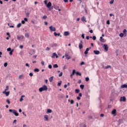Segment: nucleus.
Here are the masks:
<instances>
[{"label": "nucleus", "instance_id": "obj_28", "mask_svg": "<svg viewBox=\"0 0 127 127\" xmlns=\"http://www.w3.org/2000/svg\"><path fill=\"white\" fill-rule=\"evenodd\" d=\"M124 33H121L120 34V35H119V36H120V37H124Z\"/></svg>", "mask_w": 127, "mask_h": 127}, {"label": "nucleus", "instance_id": "obj_27", "mask_svg": "<svg viewBox=\"0 0 127 127\" xmlns=\"http://www.w3.org/2000/svg\"><path fill=\"white\" fill-rule=\"evenodd\" d=\"M84 87H85V85H80V88H81V90H83V89H84Z\"/></svg>", "mask_w": 127, "mask_h": 127}, {"label": "nucleus", "instance_id": "obj_8", "mask_svg": "<svg viewBox=\"0 0 127 127\" xmlns=\"http://www.w3.org/2000/svg\"><path fill=\"white\" fill-rule=\"evenodd\" d=\"M104 50H105V51H108V50H109V47H108V45L107 44H104Z\"/></svg>", "mask_w": 127, "mask_h": 127}, {"label": "nucleus", "instance_id": "obj_3", "mask_svg": "<svg viewBox=\"0 0 127 127\" xmlns=\"http://www.w3.org/2000/svg\"><path fill=\"white\" fill-rule=\"evenodd\" d=\"M49 29L51 31H56V28L53 27V26H50Z\"/></svg>", "mask_w": 127, "mask_h": 127}, {"label": "nucleus", "instance_id": "obj_46", "mask_svg": "<svg viewBox=\"0 0 127 127\" xmlns=\"http://www.w3.org/2000/svg\"><path fill=\"white\" fill-rule=\"evenodd\" d=\"M12 52H13V50H12V51H11L9 52V55H12Z\"/></svg>", "mask_w": 127, "mask_h": 127}, {"label": "nucleus", "instance_id": "obj_18", "mask_svg": "<svg viewBox=\"0 0 127 127\" xmlns=\"http://www.w3.org/2000/svg\"><path fill=\"white\" fill-rule=\"evenodd\" d=\"M81 20L82 21H85V22H87V20H86V17H85V16H83L81 18Z\"/></svg>", "mask_w": 127, "mask_h": 127}, {"label": "nucleus", "instance_id": "obj_16", "mask_svg": "<svg viewBox=\"0 0 127 127\" xmlns=\"http://www.w3.org/2000/svg\"><path fill=\"white\" fill-rule=\"evenodd\" d=\"M65 57L66 58V59H67L68 60H69V59H71V57L68 55V54H65Z\"/></svg>", "mask_w": 127, "mask_h": 127}, {"label": "nucleus", "instance_id": "obj_56", "mask_svg": "<svg viewBox=\"0 0 127 127\" xmlns=\"http://www.w3.org/2000/svg\"><path fill=\"white\" fill-rule=\"evenodd\" d=\"M44 23L45 25H47L48 24V22H47V21H45Z\"/></svg>", "mask_w": 127, "mask_h": 127}, {"label": "nucleus", "instance_id": "obj_47", "mask_svg": "<svg viewBox=\"0 0 127 127\" xmlns=\"http://www.w3.org/2000/svg\"><path fill=\"white\" fill-rule=\"evenodd\" d=\"M81 37H82L83 39H85V36L84 35V34H82L81 35Z\"/></svg>", "mask_w": 127, "mask_h": 127}, {"label": "nucleus", "instance_id": "obj_25", "mask_svg": "<svg viewBox=\"0 0 127 127\" xmlns=\"http://www.w3.org/2000/svg\"><path fill=\"white\" fill-rule=\"evenodd\" d=\"M79 92H80V89H75V93H76V94H78Z\"/></svg>", "mask_w": 127, "mask_h": 127}, {"label": "nucleus", "instance_id": "obj_19", "mask_svg": "<svg viewBox=\"0 0 127 127\" xmlns=\"http://www.w3.org/2000/svg\"><path fill=\"white\" fill-rule=\"evenodd\" d=\"M94 53H95L96 54V55H99V54H100V51H94Z\"/></svg>", "mask_w": 127, "mask_h": 127}, {"label": "nucleus", "instance_id": "obj_29", "mask_svg": "<svg viewBox=\"0 0 127 127\" xmlns=\"http://www.w3.org/2000/svg\"><path fill=\"white\" fill-rule=\"evenodd\" d=\"M47 113H52V110H51V109H48L47 110Z\"/></svg>", "mask_w": 127, "mask_h": 127}, {"label": "nucleus", "instance_id": "obj_50", "mask_svg": "<svg viewBox=\"0 0 127 127\" xmlns=\"http://www.w3.org/2000/svg\"><path fill=\"white\" fill-rule=\"evenodd\" d=\"M54 8H55V9L57 10V9H58L59 8V6H56V7H54Z\"/></svg>", "mask_w": 127, "mask_h": 127}, {"label": "nucleus", "instance_id": "obj_64", "mask_svg": "<svg viewBox=\"0 0 127 127\" xmlns=\"http://www.w3.org/2000/svg\"><path fill=\"white\" fill-rule=\"evenodd\" d=\"M64 88H65V89H66V88H67V85L66 84H65L64 85Z\"/></svg>", "mask_w": 127, "mask_h": 127}, {"label": "nucleus", "instance_id": "obj_30", "mask_svg": "<svg viewBox=\"0 0 127 127\" xmlns=\"http://www.w3.org/2000/svg\"><path fill=\"white\" fill-rule=\"evenodd\" d=\"M56 46H57V44H53L52 45V47H56Z\"/></svg>", "mask_w": 127, "mask_h": 127}, {"label": "nucleus", "instance_id": "obj_1", "mask_svg": "<svg viewBox=\"0 0 127 127\" xmlns=\"http://www.w3.org/2000/svg\"><path fill=\"white\" fill-rule=\"evenodd\" d=\"M48 90V88H47V86L44 85L42 87L39 89V92H43V91H47Z\"/></svg>", "mask_w": 127, "mask_h": 127}, {"label": "nucleus", "instance_id": "obj_48", "mask_svg": "<svg viewBox=\"0 0 127 127\" xmlns=\"http://www.w3.org/2000/svg\"><path fill=\"white\" fill-rule=\"evenodd\" d=\"M7 51H11V48H8V49H7Z\"/></svg>", "mask_w": 127, "mask_h": 127}, {"label": "nucleus", "instance_id": "obj_59", "mask_svg": "<svg viewBox=\"0 0 127 127\" xmlns=\"http://www.w3.org/2000/svg\"><path fill=\"white\" fill-rule=\"evenodd\" d=\"M44 3H45V4H47V0H45L44 1Z\"/></svg>", "mask_w": 127, "mask_h": 127}, {"label": "nucleus", "instance_id": "obj_5", "mask_svg": "<svg viewBox=\"0 0 127 127\" xmlns=\"http://www.w3.org/2000/svg\"><path fill=\"white\" fill-rule=\"evenodd\" d=\"M120 101L121 102H126V101H127V98H126V97L125 96L122 97H121Z\"/></svg>", "mask_w": 127, "mask_h": 127}, {"label": "nucleus", "instance_id": "obj_12", "mask_svg": "<svg viewBox=\"0 0 127 127\" xmlns=\"http://www.w3.org/2000/svg\"><path fill=\"white\" fill-rule=\"evenodd\" d=\"M91 49V47L86 48L85 51L84 52V54L87 55L88 54V51Z\"/></svg>", "mask_w": 127, "mask_h": 127}, {"label": "nucleus", "instance_id": "obj_6", "mask_svg": "<svg viewBox=\"0 0 127 127\" xmlns=\"http://www.w3.org/2000/svg\"><path fill=\"white\" fill-rule=\"evenodd\" d=\"M76 73V70L75 69H73L72 70V73L71 74H70V78H73V76H74L75 75V73Z\"/></svg>", "mask_w": 127, "mask_h": 127}, {"label": "nucleus", "instance_id": "obj_44", "mask_svg": "<svg viewBox=\"0 0 127 127\" xmlns=\"http://www.w3.org/2000/svg\"><path fill=\"white\" fill-rule=\"evenodd\" d=\"M29 76H30V77H32V76H33V73L30 72V73H29Z\"/></svg>", "mask_w": 127, "mask_h": 127}, {"label": "nucleus", "instance_id": "obj_2", "mask_svg": "<svg viewBox=\"0 0 127 127\" xmlns=\"http://www.w3.org/2000/svg\"><path fill=\"white\" fill-rule=\"evenodd\" d=\"M9 112L10 113H13V114H14V115H15V116L16 117H18V116H19L18 113H17V112H16V111H15V110H11V109H9Z\"/></svg>", "mask_w": 127, "mask_h": 127}, {"label": "nucleus", "instance_id": "obj_4", "mask_svg": "<svg viewBox=\"0 0 127 127\" xmlns=\"http://www.w3.org/2000/svg\"><path fill=\"white\" fill-rule=\"evenodd\" d=\"M52 58H58V55H57V54L56 53H54L51 56Z\"/></svg>", "mask_w": 127, "mask_h": 127}, {"label": "nucleus", "instance_id": "obj_43", "mask_svg": "<svg viewBox=\"0 0 127 127\" xmlns=\"http://www.w3.org/2000/svg\"><path fill=\"white\" fill-rule=\"evenodd\" d=\"M46 50L48 51H49V50H50V48L49 47H47L46 49Z\"/></svg>", "mask_w": 127, "mask_h": 127}, {"label": "nucleus", "instance_id": "obj_11", "mask_svg": "<svg viewBox=\"0 0 127 127\" xmlns=\"http://www.w3.org/2000/svg\"><path fill=\"white\" fill-rule=\"evenodd\" d=\"M80 42H81V43L79 44L78 47H79V49H82V48H83V44H82V43H83V42L82 41H81Z\"/></svg>", "mask_w": 127, "mask_h": 127}, {"label": "nucleus", "instance_id": "obj_35", "mask_svg": "<svg viewBox=\"0 0 127 127\" xmlns=\"http://www.w3.org/2000/svg\"><path fill=\"white\" fill-rule=\"evenodd\" d=\"M25 37H29V35L28 34V33H26L25 35Z\"/></svg>", "mask_w": 127, "mask_h": 127}, {"label": "nucleus", "instance_id": "obj_23", "mask_svg": "<svg viewBox=\"0 0 127 127\" xmlns=\"http://www.w3.org/2000/svg\"><path fill=\"white\" fill-rule=\"evenodd\" d=\"M127 29H124L123 30V33H124L125 36H127Z\"/></svg>", "mask_w": 127, "mask_h": 127}, {"label": "nucleus", "instance_id": "obj_57", "mask_svg": "<svg viewBox=\"0 0 127 127\" xmlns=\"http://www.w3.org/2000/svg\"><path fill=\"white\" fill-rule=\"evenodd\" d=\"M86 38L87 39V40H89L90 37L89 36H87L86 37Z\"/></svg>", "mask_w": 127, "mask_h": 127}, {"label": "nucleus", "instance_id": "obj_62", "mask_svg": "<svg viewBox=\"0 0 127 127\" xmlns=\"http://www.w3.org/2000/svg\"><path fill=\"white\" fill-rule=\"evenodd\" d=\"M22 77V75H20L19 76V79H21V77Z\"/></svg>", "mask_w": 127, "mask_h": 127}, {"label": "nucleus", "instance_id": "obj_20", "mask_svg": "<svg viewBox=\"0 0 127 127\" xmlns=\"http://www.w3.org/2000/svg\"><path fill=\"white\" fill-rule=\"evenodd\" d=\"M121 88L122 89H124L125 88H127V84H123V85H121Z\"/></svg>", "mask_w": 127, "mask_h": 127}, {"label": "nucleus", "instance_id": "obj_13", "mask_svg": "<svg viewBox=\"0 0 127 127\" xmlns=\"http://www.w3.org/2000/svg\"><path fill=\"white\" fill-rule=\"evenodd\" d=\"M101 42L105 43L106 42V40L105 39L103 38V37H100V39Z\"/></svg>", "mask_w": 127, "mask_h": 127}, {"label": "nucleus", "instance_id": "obj_39", "mask_svg": "<svg viewBox=\"0 0 127 127\" xmlns=\"http://www.w3.org/2000/svg\"><path fill=\"white\" fill-rule=\"evenodd\" d=\"M89 80H90V79L89 78V77L85 78V80L86 82H88Z\"/></svg>", "mask_w": 127, "mask_h": 127}, {"label": "nucleus", "instance_id": "obj_34", "mask_svg": "<svg viewBox=\"0 0 127 127\" xmlns=\"http://www.w3.org/2000/svg\"><path fill=\"white\" fill-rule=\"evenodd\" d=\"M20 26H21V23H20L18 24L17 25V27H18V28L20 27Z\"/></svg>", "mask_w": 127, "mask_h": 127}, {"label": "nucleus", "instance_id": "obj_41", "mask_svg": "<svg viewBox=\"0 0 127 127\" xmlns=\"http://www.w3.org/2000/svg\"><path fill=\"white\" fill-rule=\"evenodd\" d=\"M6 103H7V104H8V105H9V104H10V101H9V100L7 99L6 100Z\"/></svg>", "mask_w": 127, "mask_h": 127}, {"label": "nucleus", "instance_id": "obj_40", "mask_svg": "<svg viewBox=\"0 0 127 127\" xmlns=\"http://www.w3.org/2000/svg\"><path fill=\"white\" fill-rule=\"evenodd\" d=\"M46 18H47V16H46V15L43 16V19H46Z\"/></svg>", "mask_w": 127, "mask_h": 127}, {"label": "nucleus", "instance_id": "obj_22", "mask_svg": "<svg viewBox=\"0 0 127 127\" xmlns=\"http://www.w3.org/2000/svg\"><path fill=\"white\" fill-rule=\"evenodd\" d=\"M25 97V95H22L21 96V98L20 99V102H22V101H23V98Z\"/></svg>", "mask_w": 127, "mask_h": 127}, {"label": "nucleus", "instance_id": "obj_36", "mask_svg": "<svg viewBox=\"0 0 127 127\" xmlns=\"http://www.w3.org/2000/svg\"><path fill=\"white\" fill-rule=\"evenodd\" d=\"M8 90V86H6V89H5L4 91H7Z\"/></svg>", "mask_w": 127, "mask_h": 127}, {"label": "nucleus", "instance_id": "obj_32", "mask_svg": "<svg viewBox=\"0 0 127 127\" xmlns=\"http://www.w3.org/2000/svg\"><path fill=\"white\" fill-rule=\"evenodd\" d=\"M63 75V72H61L59 75V77H62V76Z\"/></svg>", "mask_w": 127, "mask_h": 127}, {"label": "nucleus", "instance_id": "obj_15", "mask_svg": "<svg viewBox=\"0 0 127 127\" xmlns=\"http://www.w3.org/2000/svg\"><path fill=\"white\" fill-rule=\"evenodd\" d=\"M55 36H60L61 37H62V36L60 34V33H59L57 34L56 32H54Z\"/></svg>", "mask_w": 127, "mask_h": 127}, {"label": "nucleus", "instance_id": "obj_37", "mask_svg": "<svg viewBox=\"0 0 127 127\" xmlns=\"http://www.w3.org/2000/svg\"><path fill=\"white\" fill-rule=\"evenodd\" d=\"M92 39H93V40H96V39H97V38L95 36H93V37H92Z\"/></svg>", "mask_w": 127, "mask_h": 127}, {"label": "nucleus", "instance_id": "obj_26", "mask_svg": "<svg viewBox=\"0 0 127 127\" xmlns=\"http://www.w3.org/2000/svg\"><path fill=\"white\" fill-rule=\"evenodd\" d=\"M44 118L46 119V121H48V115H45Z\"/></svg>", "mask_w": 127, "mask_h": 127}, {"label": "nucleus", "instance_id": "obj_49", "mask_svg": "<svg viewBox=\"0 0 127 127\" xmlns=\"http://www.w3.org/2000/svg\"><path fill=\"white\" fill-rule=\"evenodd\" d=\"M70 104H74V100H71L70 101Z\"/></svg>", "mask_w": 127, "mask_h": 127}, {"label": "nucleus", "instance_id": "obj_21", "mask_svg": "<svg viewBox=\"0 0 127 127\" xmlns=\"http://www.w3.org/2000/svg\"><path fill=\"white\" fill-rule=\"evenodd\" d=\"M76 76H82V74L78 71L75 72Z\"/></svg>", "mask_w": 127, "mask_h": 127}, {"label": "nucleus", "instance_id": "obj_51", "mask_svg": "<svg viewBox=\"0 0 127 127\" xmlns=\"http://www.w3.org/2000/svg\"><path fill=\"white\" fill-rule=\"evenodd\" d=\"M21 23H22V24H24V23H25V21H24V20H22V21H21Z\"/></svg>", "mask_w": 127, "mask_h": 127}, {"label": "nucleus", "instance_id": "obj_61", "mask_svg": "<svg viewBox=\"0 0 127 127\" xmlns=\"http://www.w3.org/2000/svg\"><path fill=\"white\" fill-rule=\"evenodd\" d=\"M79 97H82V93H80L79 94Z\"/></svg>", "mask_w": 127, "mask_h": 127}, {"label": "nucleus", "instance_id": "obj_10", "mask_svg": "<svg viewBox=\"0 0 127 127\" xmlns=\"http://www.w3.org/2000/svg\"><path fill=\"white\" fill-rule=\"evenodd\" d=\"M112 114L114 115L115 116H117V110H113L112 112Z\"/></svg>", "mask_w": 127, "mask_h": 127}, {"label": "nucleus", "instance_id": "obj_17", "mask_svg": "<svg viewBox=\"0 0 127 127\" xmlns=\"http://www.w3.org/2000/svg\"><path fill=\"white\" fill-rule=\"evenodd\" d=\"M70 33L68 31H65L64 32V36H68Z\"/></svg>", "mask_w": 127, "mask_h": 127}, {"label": "nucleus", "instance_id": "obj_9", "mask_svg": "<svg viewBox=\"0 0 127 127\" xmlns=\"http://www.w3.org/2000/svg\"><path fill=\"white\" fill-rule=\"evenodd\" d=\"M23 38H24V37L21 36H18L17 37V40H22V39H23Z\"/></svg>", "mask_w": 127, "mask_h": 127}, {"label": "nucleus", "instance_id": "obj_58", "mask_svg": "<svg viewBox=\"0 0 127 127\" xmlns=\"http://www.w3.org/2000/svg\"><path fill=\"white\" fill-rule=\"evenodd\" d=\"M19 48H20L21 49H22V48H23V46L20 45L19 47Z\"/></svg>", "mask_w": 127, "mask_h": 127}, {"label": "nucleus", "instance_id": "obj_31", "mask_svg": "<svg viewBox=\"0 0 127 127\" xmlns=\"http://www.w3.org/2000/svg\"><path fill=\"white\" fill-rule=\"evenodd\" d=\"M34 72H39V69L38 68H35L34 70Z\"/></svg>", "mask_w": 127, "mask_h": 127}, {"label": "nucleus", "instance_id": "obj_54", "mask_svg": "<svg viewBox=\"0 0 127 127\" xmlns=\"http://www.w3.org/2000/svg\"><path fill=\"white\" fill-rule=\"evenodd\" d=\"M49 68L51 69V68H52V65L51 64L49 65Z\"/></svg>", "mask_w": 127, "mask_h": 127}, {"label": "nucleus", "instance_id": "obj_24", "mask_svg": "<svg viewBox=\"0 0 127 127\" xmlns=\"http://www.w3.org/2000/svg\"><path fill=\"white\" fill-rule=\"evenodd\" d=\"M49 80L50 82H52V81H53V76H51V77H50L49 78Z\"/></svg>", "mask_w": 127, "mask_h": 127}, {"label": "nucleus", "instance_id": "obj_7", "mask_svg": "<svg viewBox=\"0 0 127 127\" xmlns=\"http://www.w3.org/2000/svg\"><path fill=\"white\" fill-rule=\"evenodd\" d=\"M3 94H5V96L6 97H8V96H9V91L6 92V91H3L2 92Z\"/></svg>", "mask_w": 127, "mask_h": 127}, {"label": "nucleus", "instance_id": "obj_60", "mask_svg": "<svg viewBox=\"0 0 127 127\" xmlns=\"http://www.w3.org/2000/svg\"><path fill=\"white\" fill-rule=\"evenodd\" d=\"M77 99L78 100H81V98H80V97H79V96H77Z\"/></svg>", "mask_w": 127, "mask_h": 127}, {"label": "nucleus", "instance_id": "obj_55", "mask_svg": "<svg viewBox=\"0 0 127 127\" xmlns=\"http://www.w3.org/2000/svg\"><path fill=\"white\" fill-rule=\"evenodd\" d=\"M16 120H14L13 121V124H15V125H16Z\"/></svg>", "mask_w": 127, "mask_h": 127}, {"label": "nucleus", "instance_id": "obj_33", "mask_svg": "<svg viewBox=\"0 0 127 127\" xmlns=\"http://www.w3.org/2000/svg\"><path fill=\"white\" fill-rule=\"evenodd\" d=\"M53 67L54 68H58V65H57V64H54Z\"/></svg>", "mask_w": 127, "mask_h": 127}, {"label": "nucleus", "instance_id": "obj_45", "mask_svg": "<svg viewBox=\"0 0 127 127\" xmlns=\"http://www.w3.org/2000/svg\"><path fill=\"white\" fill-rule=\"evenodd\" d=\"M110 4H113V3H114V0H112L110 2Z\"/></svg>", "mask_w": 127, "mask_h": 127}, {"label": "nucleus", "instance_id": "obj_38", "mask_svg": "<svg viewBox=\"0 0 127 127\" xmlns=\"http://www.w3.org/2000/svg\"><path fill=\"white\" fill-rule=\"evenodd\" d=\"M109 68H111V65H107L105 67V69H109Z\"/></svg>", "mask_w": 127, "mask_h": 127}, {"label": "nucleus", "instance_id": "obj_53", "mask_svg": "<svg viewBox=\"0 0 127 127\" xmlns=\"http://www.w3.org/2000/svg\"><path fill=\"white\" fill-rule=\"evenodd\" d=\"M107 24H108V25L110 24V20H107Z\"/></svg>", "mask_w": 127, "mask_h": 127}, {"label": "nucleus", "instance_id": "obj_63", "mask_svg": "<svg viewBox=\"0 0 127 127\" xmlns=\"http://www.w3.org/2000/svg\"><path fill=\"white\" fill-rule=\"evenodd\" d=\"M100 117H101L102 118L103 117H104V114H101L100 115Z\"/></svg>", "mask_w": 127, "mask_h": 127}, {"label": "nucleus", "instance_id": "obj_14", "mask_svg": "<svg viewBox=\"0 0 127 127\" xmlns=\"http://www.w3.org/2000/svg\"><path fill=\"white\" fill-rule=\"evenodd\" d=\"M52 3H51V2H49L47 4V7H48V8H49V7H50V6H52Z\"/></svg>", "mask_w": 127, "mask_h": 127}, {"label": "nucleus", "instance_id": "obj_42", "mask_svg": "<svg viewBox=\"0 0 127 127\" xmlns=\"http://www.w3.org/2000/svg\"><path fill=\"white\" fill-rule=\"evenodd\" d=\"M62 82L60 81V82H58V86H61Z\"/></svg>", "mask_w": 127, "mask_h": 127}, {"label": "nucleus", "instance_id": "obj_52", "mask_svg": "<svg viewBox=\"0 0 127 127\" xmlns=\"http://www.w3.org/2000/svg\"><path fill=\"white\" fill-rule=\"evenodd\" d=\"M24 20H25V21H28V19H27V18H24Z\"/></svg>", "mask_w": 127, "mask_h": 127}]
</instances>
